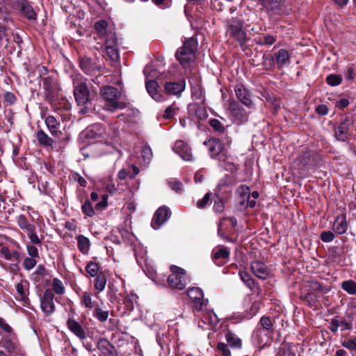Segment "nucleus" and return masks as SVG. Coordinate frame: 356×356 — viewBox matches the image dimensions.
Masks as SVG:
<instances>
[{
    "label": "nucleus",
    "mask_w": 356,
    "mask_h": 356,
    "mask_svg": "<svg viewBox=\"0 0 356 356\" xmlns=\"http://www.w3.org/2000/svg\"><path fill=\"white\" fill-rule=\"evenodd\" d=\"M87 79L81 74H77L73 79L74 96L77 106L78 114L86 115L89 108L87 104L89 102V88L87 85Z\"/></svg>",
    "instance_id": "obj_1"
},
{
    "label": "nucleus",
    "mask_w": 356,
    "mask_h": 356,
    "mask_svg": "<svg viewBox=\"0 0 356 356\" xmlns=\"http://www.w3.org/2000/svg\"><path fill=\"white\" fill-rule=\"evenodd\" d=\"M197 47V42L191 38L187 40L182 47L177 49L175 57L183 67H188L195 59V53Z\"/></svg>",
    "instance_id": "obj_2"
},
{
    "label": "nucleus",
    "mask_w": 356,
    "mask_h": 356,
    "mask_svg": "<svg viewBox=\"0 0 356 356\" xmlns=\"http://www.w3.org/2000/svg\"><path fill=\"white\" fill-rule=\"evenodd\" d=\"M42 89L44 90V99L50 105H56L60 88L59 83L53 76H48L42 79Z\"/></svg>",
    "instance_id": "obj_3"
},
{
    "label": "nucleus",
    "mask_w": 356,
    "mask_h": 356,
    "mask_svg": "<svg viewBox=\"0 0 356 356\" xmlns=\"http://www.w3.org/2000/svg\"><path fill=\"white\" fill-rule=\"evenodd\" d=\"M243 28V20L237 17H232L227 22V33L231 38L237 41L241 47L245 44L248 40L247 34Z\"/></svg>",
    "instance_id": "obj_4"
},
{
    "label": "nucleus",
    "mask_w": 356,
    "mask_h": 356,
    "mask_svg": "<svg viewBox=\"0 0 356 356\" xmlns=\"http://www.w3.org/2000/svg\"><path fill=\"white\" fill-rule=\"evenodd\" d=\"M101 95L106 101L104 108L110 111L115 109H122L125 108L126 104L122 102H118L117 99L120 95V92L117 88L107 86L101 90Z\"/></svg>",
    "instance_id": "obj_5"
},
{
    "label": "nucleus",
    "mask_w": 356,
    "mask_h": 356,
    "mask_svg": "<svg viewBox=\"0 0 356 356\" xmlns=\"http://www.w3.org/2000/svg\"><path fill=\"white\" fill-rule=\"evenodd\" d=\"M172 274L168 277V283L171 288L182 290L186 287L184 281L185 270L178 266L170 267Z\"/></svg>",
    "instance_id": "obj_6"
},
{
    "label": "nucleus",
    "mask_w": 356,
    "mask_h": 356,
    "mask_svg": "<svg viewBox=\"0 0 356 356\" xmlns=\"http://www.w3.org/2000/svg\"><path fill=\"white\" fill-rule=\"evenodd\" d=\"M354 124V120L349 116L341 120L339 124L334 127V136L337 140L345 142L348 138L350 128Z\"/></svg>",
    "instance_id": "obj_7"
},
{
    "label": "nucleus",
    "mask_w": 356,
    "mask_h": 356,
    "mask_svg": "<svg viewBox=\"0 0 356 356\" xmlns=\"http://www.w3.org/2000/svg\"><path fill=\"white\" fill-rule=\"evenodd\" d=\"M54 293L51 289H47L40 298L41 309L47 315H50L55 311L54 302Z\"/></svg>",
    "instance_id": "obj_8"
},
{
    "label": "nucleus",
    "mask_w": 356,
    "mask_h": 356,
    "mask_svg": "<svg viewBox=\"0 0 356 356\" xmlns=\"http://www.w3.org/2000/svg\"><path fill=\"white\" fill-rule=\"evenodd\" d=\"M187 295L194 303V309L200 312L204 305H206L207 300H204V294L202 290L197 287H192L188 290Z\"/></svg>",
    "instance_id": "obj_9"
},
{
    "label": "nucleus",
    "mask_w": 356,
    "mask_h": 356,
    "mask_svg": "<svg viewBox=\"0 0 356 356\" xmlns=\"http://www.w3.org/2000/svg\"><path fill=\"white\" fill-rule=\"evenodd\" d=\"M17 6L21 15L29 21L37 19V13L31 3L28 0H17Z\"/></svg>",
    "instance_id": "obj_10"
},
{
    "label": "nucleus",
    "mask_w": 356,
    "mask_h": 356,
    "mask_svg": "<svg viewBox=\"0 0 356 356\" xmlns=\"http://www.w3.org/2000/svg\"><path fill=\"white\" fill-rule=\"evenodd\" d=\"M259 325L261 327H258L254 331V335L257 338L259 342H262V334L264 331H266L268 333L273 334L274 332L273 329V323L268 316H264L261 318L259 321Z\"/></svg>",
    "instance_id": "obj_11"
},
{
    "label": "nucleus",
    "mask_w": 356,
    "mask_h": 356,
    "mask_svg": "<svg viewBox=\"0 0 356 356\" xmlns=\"http://www.w3.org/2000/svg\"><path fill=\"white\" fill-rule=\"evenodd\" d=\"M229 110L235 120H237L238 123H243L248 120V113L238 102H231L229 105Z\"/></svg>",
    "instance_id": "obj_12"
},
{
    "label": "nucleus",
    "mask_w": 356,
    "mask_h": 356,
    "mask_svg": "<svg viewBox=\"0 0 356 356\" xmlns=\"http://www.w3.org/2000/svg\"><path fill=\"white\" fill-rule=\"evenodd\" d=\"M340 328L341 331L350 330L353 324L340 316H334L330 322L329 329L333 333H336Z\"/></svg>",
    "instance_id": "obj_13"
},
{
    "label": "nucleus",
    "mask_w": 356,
    "mask_h": 356,
    "mask_svg": "<svg viewBox=\"0 0 356 356\" xmlns=\"http://www.w3.org/2000/svg\"><path fill=\"white\" fill-rule=\"evenodd\" d=\"M105 45L106 52L108 56L113 61H118L120 56L115 35H111L110 38L107 39L105 42Z\"/></svg>",
    "instance_id": "obj_14"
},
{
    "label": "nucleus",
    "mask_w": 356,
    "mask_h": 356,
    "mask_svg": "<svg viewBox=\"0 0 356 356\" xmlns=\"http://www.w3.org/2000/svg\"><path fill=\"white\" fill-rule=\"evenodd\" d=\"M169 213L170 211L167 207H159L154 215L151 223L152 227L155 229H159L160 226L167 220Z\"/></svg>",
    "instance_id": "obj_15"
},
{
    "label": "nucleus",
    "mask_w": 356,
    "mask_h": 356,
    "mask_svg": "<svg viewBox=\"0 0 356 356\" xmlns=\"http://www.w3.org/2000/svg\"><path fill=\"white\" fill-rule=\"evenodd\" d=\"M175 152L178 154L185 161H192L193 154L189 146L182 140L177 141L173 148Z\"/></svg>",
    "instance_id": "obj_16"
},
{
    "label": "nucleus",
    "mask_w": 356,
    "mask_h": 356,
    "mask_svg": "<svg viewBox=\"0 0 356 356\" xmlns=\"http://www.w3.org/2000/svg\"><path fill=\"white\" fill-rule=\"evenodd\" d=\"M251 270L255 276L261 280L267 279L270 274L267 266L264 263L259 261H255L252 263Z\"/></svg>",
    "instance_id": "obj_17"
},
{
    "label": "nucleus",
    "mask_w": 356,
    "mask_h": 356,
    "mask_svg": "<svg viewBox=\"0 0 356 356\" xmlns=\"http://www.w3.org/2000/svg\"><path fill=\"white\" fill-rule=\"evenodd\" d=\"M190 116L195 120H203L207 118L208 114L206 109L197 104H190L188 106Z\"/></svg>",
    "instance_id": "obj_18"
},
{
    "label": "nucleus",
    "mask_w": 356,
    "mask_h": 356,
    "mask_svg": "<svg viewBox=\"0 0 356 356\" xmlns=\"http://www.w3.org/2000/svg\"><path fill=\"white\" fill-rule=\"evenodd\" d=\"M165 92L168 95H178L185 88V82L179 81L177 82H167L165 84Z\"/></svg>",
    "instance_id": "obj_19"
},
{
    "label": "nucleus",
    "mask_w": 356,
    "mask_h": 356,
    "mask_svg": "<svg viewBox=\"0 0 356 356\" xmlns=\"http://www.w3.org/2000/svg\"><path fill=\"white\" fill-rule=\"evenodd\" d=\"M67 325L70 330L81 340L86 338L85 330L79 322L70 318L67 321Z\"/></svg>",
    "instance_id": "obj_20"
},
{
    "label": "nucleus",
    "mask_w": 356,
    "mask_h": 356,
    "mask_svg": "<svg viewBox=\"0 0 356 356\" xmlns=\"http://www.w3.org/2000/svg\"><path fill=\"white\" fill-rule=\"evenodd\" d=\"M348 229V222L346 216L342 213L338 216L333 224V230L338 234H343Z\"/></svg>",
    "instance_id": "obj_21"
},
{
    "label": "nucleus",
    "mask_w": 356,
    "mask_h": 356,
    "mask_svg": "<svg viewBox=\"0 0 356 356\" xmlns=\"http://www.w3.org/2000/svg\"><path fill=\"white\" fill-rule=\"evenodd\" d=\"M97 348L104 356H116L114 346L105 339L98 341Z\"/></svg>",
    "instance_id": "obj_22"
},
{
    "label": "nucleus",
    "mask_w": 356,
    "mask_h": 356,
    "mask_svg": "<svg viewBox=\"0 0 356 356\" xmlns=\"http://www.w3.org/2000/svg\"><path fill=\"white\" fill-rule=\"evenodd\" d=\"M235 92L237 98L245 106H250L252 103L250 99V95L243 86H236L235 88Z\"/></svg>",
    "instance_id": "obj_23"
},
{
    "label": "nucleus",
    "mask_w": 356,
    "mask_h": 356,
    "mask_svg": "<svg viewBox=\"0 0 356 356\" xmlns=\"http://www.w3.org/2000/svg\"><path fill=\"white\" fill-rule=\"evenodd\" d=\"M79 141L80 143V151L85 158L89 157V152L87 147L89 145V130L86 128L82 131L79 135Z\"/></svg>",
    "instance_id": "obj_24"
},
{
    "label": "nucleus",
    "mask_w": 356,
    "mask_h": 356,
    "mask_svg": "<svg viewBox=\"0 0 356 356\" xmlns=\"http://www.w3.org/2000/svg\"><path fill=\"white\" fill-rule=\"evenodd\" d=\"M29 283L26 280H22L21 282H19L16 285V290L21 300L24 302V305L28 303L29 302Z\"/></svg>",
    "instance_id": "obj_25"
},
{
    "label": "nucleus",
    "mask_w": 356,
    "mask_h": 356,
    "mask_svg": "<svg viewBox=\"0 0 356 356\" xmlns=\"http://www.w3.org/2000/svg\"><path fill=\"white\" fill-rule=\"evenodd\" d=\"M44 122L53 136H58L60 134L59 131L60 122L54 116L49 115L46 118Z\"/></svg>",
    "instance_id": "obj_26"
},
{
    "label": "nucleus",
    "mask_w": 356,
    "mask_h": 356,
    "mask_svg": "<svg viewBox=\"0 0 356 356\" xmlns=\"http://www.w3.org/2000/svg\"><path fill=\"white\" fill-rule=\"evenodd\" d=\"M145 86L148 93L157 102H161L163 99V96L157 92L159 85L156 81L149 80L146 81Z\"/></svg>",
    "instance_id": "obj_27"
},
{
    "label": "nucleus",
    "mask_w": 356,
    "mask_h": 356,
    "mask_svg": "<svg viewBox=\"0 0 356 356\" xmlns=\"http://www.w3.org/2000/svg\"><path fill=\"white\" fill-rule=\"evenodd\" d=\"M229 256V251L227 248L222 247L216 251L213 256V260L218 265L222 266L224 264Z\"/></svg>",
    "instance_id": "obj_28"
},
{
    "label": "nucleus",
    "mask_w": 356,
    "mask_h": 356,
    "mask_svg": "<svg viewBox=\"0 0 356 356\" xmlns=\"http://www.w3.org/2000/svg\"><path fill=\"white\" fill-rule=\"evenodd\" d=\"M204 144L208 146L211 156L218 155L222 152V146L219 140L209 139L208 141H205Z\"/></svg>",
    "instance_id": "obj_29"
},
{
    "label": "nucleus",
    "mask_w": 356,
    "mask_h": 356,
    "mask_svg": "<svg viewBox=\"0 0 356 356\" xmlns=\"http://www.w3.org/2000/svg\"><path fill=\"white\" fill-rule=\"evenodd\" d=\"M16 221L18 227L21 229L26 231L27 233L29 232H33V230L36 229L35 225L31 224L24 214H20L16 218Z\"/></svg>",
    "instance_id": "obj_30"
},
{
    "label": "nucleus",
    "mask_w": 356,
    "mask_h": 356,
    "mask_svg": "<svg viewBox=\"0 0 356 356\" xmlns=\"http://www.w3.org/2000/svg\"><path fill=\"white\" fill-rule=\"evenodd\" d=\"M36 138L40 146L47 147H52L54 140L49 137L43 130H38L36 134Z\"/></svg>",
    "instance_id": "obj_31"
},
{
    "label": "nucleus",
    "mask_w": 356,
    "mask_h": 356,
    "mask_svg": "<svg viewBox=\"0 0 356 356\" xmlns=\"http://www.w3.org/2000/svg\"><path fill=\"white\" fill-rule=\"evenodd\" d=\"M261 5L268 10L274 11L276 14H280L281 0H261Z\"/></svg>",
    "instance_id": "obj_32"
},
{
    "label": "nucleus",
    "mask_w": 356,
    "mask_h": 356,
    "mask_svg": "<svg viewBox=\"0 0 356 356\" xmlns=\"http://www.w3.org/2000/svg\"><path fill=\"white\" fill-rule=\"evenodd\" d=\"M226 341L228 345L234 348H241L242 347L241 339L234 333L228 331L225 334Z\"/></svg>",
    "instance_id": "obj_33"
},
{
    "label": "nucleus",
    "mask_w": 356,
    "mask_h": 356,
    "mask_svg": "<svg viewBox=\"0 0 356 356\" xmlns=\"http://www.w3.org/2000/svg\"><path fill=\"white\" fill-rule=\"evenodd\" d=\"M95 277L93 280L94 287L97 292L102 291L106 284V277L103 272H99L98 275L93 276Z\"/></svg>",
    "instance_id": "obj_34"
},
{
    "label": "nucleus",
    "mask_w": 356,
    "mask_h": 356,
    "mask_svg": "<svg viewBox=\"0 0 356 356\" xmlns=\"http://www.w3.org/2000/svg\"><path fill=\"white\" fill-rule=\"evenodd\" d=\"M51 106L54 111H70L71 109V104L70 102L66 97L60 95L58 96L56 105H51Z\"/></svg>",
    "instance_id": "obj_35"
},
{
    "label": "nucleus",
    "mask_w": 356,
    "mask_h": 356,
    "mask_svg": "<svg viewBox=\"0 0 356 356\" xmlns=\"http://www.w3.org/2000/svg\"><path fill=\"white\" fill-rule=\"evenodd\" d=\"M108 194H103L101 196V200L95 204L94 207L90 205V217L95 214V211H102L108 206Z\"/></svg>",
    "instance_id": "obj_36"
},
{
    "label": "nucleus",
    "mask_w": 356,
    "mask_h": 356,
    "mask_svg": "<svg viewBox=\"0 0 356 356\" xmlns=\"http://www.w3.org/2000/svg\"><path fill=\"white\" fill-rule=\"evenodd\" d=\"M76 238L79 250L83 254H88L89 252V239L83 235H79Z\"/></svg>",
    "instance_id": "obj_37"
},
{
    "label": "nucleus",
    "mask_w": 356,
    "mask_h": 356,
    "mask_svg": "<svg viewBox=\"0 0 356 356\" xmlns=\"http://www.w3.org/2000/svg\"><path fill=\"white\" fill-rule=\"evenodd\" d=\"M92 315L99 321L104 323L108 317V311L102 309L99 305H97L92 312Z\"/></svg>",
    "instance_id": "obj_38"
},
{
    "label": "nucleus",
    "mask_w": 356,
    "mask_h": 356,
    "mask_svg": "<svg viewBox=\"0 0 356 356\" xmlns=\"http://www.w3.org/2000/svg\"><path fill=\"white\" fill-rule=\"evenodd\" d=\"M239 276L243 282L250 289H252L255 286V282L251 275L246 271L240 270Z\"/></svg>",
    "instance_id": "obj_39"
},
{
    "label": "nucleus",
    "mask_w": 356,
    "mask_h": 356,
    "mask_svg": "<svg viewBox=\"0 0 356 356\" xmlns=\"http://www.w3.org/2000/svg\"><path fill=\"white\" fill-rule=\"evenodd\" d=\"M289 60V52L285 49H280L277 53L276 62L280 66H282Z\"/></svg>",
    "instance_id": "obj_40"
},
{
    "label": "nucleus",
    "mask_w": 356,
    "mask_h": 356,
    "mask_svg": "<svg viewBox=\"0 0 356 356\" xmlns=\"http://www.w3.org/2000/svg\"><path fill=\"white\" fill-rule=\"evenodd\" d=\"M341 287L349 294L353 295L356 293V283L353 280L343 282Z\"/></svg>",
    "instance_id": "obj_41"
},
{
    "label": "nucleus",
    "mask_w": 356,
    "mask_h": 356,
    "mask_svg": "<svg viewBox=\"0 0 356 356\" xmlns=\"http://www.w3.org/2000/svg\"><path fill=\"white\" fill-rule=\"evenodd\" d=\"M53 292L54 291L56 294L62 295L65 293V287L63 282L58 278H54L52 282Z\"/></svg>",
    "instance_id": "obj_42"
},
{
    "label": "nucleus",
    "mask_w": 356,
    "mask_h": 356,
    "mask_svg": "<svg viewBox=\"0 0 356 356\" xmlns=\"http://www.w3.org/2000/svg\"><path fill=\"white\" fill-rule=\"evenodd\" d=\"M8 28L6 25L0 22V49L5 43L8 42Z\"/></svg>",
    "instance_id": "obj_43"
},
{
    "label": "nucleus",
    "mask_w": 356,
    "mask_h": 356,
    "mask_svg": "<svg viewBox=\"0 0 356 356\" xmlns=\"http://www.w3.org/2000/svg\"><path fill=\"white\" fill-rule=\"evenodd\" d=\"M342 81V77L340 75L332 74L327 76L326 82L331 86H339Z\"/></svg>",
    "instance_id": "obj_44"
},
{
    "label": "nucleus",
    "mask_w": 356,
    "mask_h": 356,
    "mask_svg": "<svg viewBox=\"0 0 356 356\" xmlns=\"http://www.w3.org/2000/svg\"><path fill=\"white\" fill-rule=\"evenodd\" d=\"M107 26V22L104 19L99 20L95 24V29L99 35H104L106 33Z\"/></svg>",
    "instance_id": "obj_45"
},
{
    "label": "nucleus",
    "mask_w": 356,
    "mask_h": 356,
    "mask_svg": "<svg viewBox=\"0 0 356 356\" xmlns=\"http://www.w3.org/2000/svg\"><path fill=\"white\" fill-rule=\"evenodd\" d=\"M309 287L316 291H320L323 293H326L328 291V289L323 286L321 283H319L316 280H311L309 282Z\"/></svg>",
    "instance_id": "obj_46"
},
{
    "label": "nucleus",
    "mask_w": 356,
    "mask_h": 356,
    "mask_svg": "<svg viewBox=\"0 0 356 356\" xmlns=\"http://www.w3.org/2000/svg\"><path fill=\"white\" fill-rule=\"evenodd\" d=\"M4 348L10 353L15 354L17 353L19 347L18 346L13 342L11 340H7L5 342Z\"/></svg>",
    "instance_id": "obj_47"
},
{
    "label": "nucleus",
    "mask_w": 356,
    "mask_h": 356,
    "mask_svg": "<svg viewBox=\"0 0 356 356\" xmlns=\"http://www.w3.org/2000/svg\"><path fill=\"white\" fill-rule=\"evenodd\" d=\"M210 126L216 131L222 133L225 131V127L217 119H211L209 121Z\"/></svg>",
    "instance_id": "obj_48"
},
{
    "label": "nucleus",
    "mask_w": 356,
    "mask_h": 356,
    "mask_svg": "<svg viewBox=\"0 0 356 356\" xmlns=\"http://www.w3.org/2000/svg\"><path fill=\"white\" fill-rule=\"evenodd\" d=\"M245 191H243V193L241 195V200L239 202L240 209H242L243 208L248 207L247 206V201L248 199L250 198V192H249V188L245 187Z\"/></svg>",
    "instance_id": "obj_49"
},
{
    "label": "nucleus",
    "mask_w": 356,
    "mask_h": 356,
    "mask_svg": "<svg viewBox=\"0 0 356 356\" xmlns=\"http://www.w3.org/2000/svg\"><path fill=\"white\" fill-rule=\"evenodd\" d=\"M4 101L9 105H13L17 102V98L12 92H6L3 95Z\"/></svg>",
    "instance_id": "obj_50"
},
{
    "label": "nucleus",
    "mask_w": 356,
    "mask_h": 356,
    "mask_svg": "<svg viewBox=\"0 0 356 356\" xmlns=\"http://www.w3.org/2000/svg\"><path fill=\"white\" fill-rule=\"evenodd\" d=\"M36 264H37V261L35 259V258L26 257L24 260L23 266L26 270H30L35 266Z\"/></svg>",
    "instance_id": "obj_51"
},
{
    "label": "nucleus",
    "mask_w": 356,
    "mask_h": 356,
    "mask_svg": "<svg viewBox=\"0 0 356 356\" xmlns=\"http://www.w3.org/2000/svg\"><path fill=\"white\" fill-rule=\"evenodd\" d=\"M335 236L330 231H324L321 234V239L325 243H329L334 240Z\"/></svg>",
    "instance_id": "obj_52"
},
{
    "label": "nucleus",
    "mask_w": 356,
    "mask_h": 356,
    "mask_svg": "<svg viewBox=\"0 0 356 356\" xmlns=\"http://www.w3.org/2000/svg\"><path fill=\"white\" fill-rule=\"evenodd\" d=\"M260 40L259 44L266 45H271L276 41L275 38L270 35H264Z\"/></svg>",
    "instance_id": "obj_53"
},
{
    "label": "nucleus",
    "mask_w": 356,
    "mask_h": 356,
    "mask_svg": "<svg viewBox=\"0 0 356 356\" xmlns=\"http://www.w3.org/2000/svg\"><path fill=\"white\" fill-rule=\"evenodd\" d=\"M27 234L32 244L41 245L42 241L39 238L35 232V230H33V232H29Z\"/></svg>",
    "instance_id": "obj_54"
},
{
    "label": "nucleus",
    "mask_w": 356,
    "mask_h": 356,
    "mask_svg": "<svg viewBox=\"0 0 356 356\" xmlns=\"http://www.w3.org/2000/svg\"><path fill=\"white\" fill-rule=\"evenodd\" d=\"M217 348L221 352L223 356H231V351L226 343L220 342L217 345Z\"/></svg>",
    "instance_id": "obj_55"
},
{
    "label": "nucleus",
    "mask_w": 356,
    "mask_h": 356,
    "mask_svg": "<svg viewBox=\"0 0 356 356\" xmlns=\"http://www.w3.org/2000/svg\"><path fill=\"white\" fill-rule=\"evenodd\" d=\"M210 199H211V193H207L202 200H200L199 201H197V207L200 209L204 208L207 205L209 202L210 201Z\"/></svg>",
    "instance_id": "obj_56"
},
{
    "label": "nucleus",
    "mask_w": 356,
    "mask_h": 356,
    "mask_svg": "<svg viewBox=\"0 0 356 356\" xmlns=\"http://www.w3.org/2000/svg\"><path fill=\"white\" fill-rule=\"evenodd\" d=\"M26 250L30 257L37 258L39 257L38 248L33 245H27Z\"/></svg>",
    "instance_id": "obj_57"
},
{
    "label": "nucleus",
    "mask_w": 356,
    "mask_h": 356,
    "mask_svg": "<svg viewBox=\"0 0 356 356\" xmlns=\"http://www.w3.org/2000/svg\"><path fill=\"white\" fill-rule=\"evenodd\" d=\"M176 113V108H172L171 106L167 107L163 113V118L165 119H172Z\"/></svg>",
    "instance_id": "obj_58"
},
{
    "label": "nucleus",
    "mask_w": 356,
    "mask_h": 356,
    "mask_svg": "<svg viewBox=\"0 0 356 356\" xmlns=\"http://www.w3.org/2000/svg\"><path fill=\"white\" fill-rule=\"evenodd\" d=\"M225 205L222 199L218 198V200H215L213 209L216 212L222 213L224 211Z\"/></svg>",
    "instance_id": "obj_59"
},
{
    "label": "nucleus",
    "mask_w": 356,
    "mask_h": 356,
    "mask_svg": "<svg viewBox=\"0 0 356 356\" xmlns=\"http://www.w3.org/2000/svg\"><path fill=\"white\" fill-rule=\"evenodd\" d=\"M0 257H3L6 260H10L11 252L10 249L6 246H3L0 250Z\"/></svg>",
    "instance_id": "obj_60"
},
{
    "label": "nucleus",
    "mask_w": 356,
    "mask_h": 356,
    "mask_svg": "<svg viewBox=\"0 0 356 356\" xmlns=\"http://www.w3.org/2000/svg\"><path fill=\"white\" fill-rule=\"evenodd\" d=\"M343 346L350 350L356 349V338L345 341Z\"/></svg>",
    "instance_id": "obj_61"
},
{
    "label": "nucleus",
    "mask_w": 356,
    "mask_h": 356,
    "mask_svg": "<svg viewBox=\"0 0 356 356\" xmlns=\"http://www.w3.org/2000/svg\"><path fill=\"white\" fill-rule=\"evenodd\" d=\"M304 299L307 301L311 306H313L315 305L316 296L314 293H307Z\"/></svg>",
    "instance_id": "obj_62"
},
{
    "label": "nucleus",
    "mask_w": 356,
    "mask_h": 356,
    "mask_svg": "<svg viewBox=\"0 0 356 356\" xmlns=\"http://www.w3.org/2000/svg\"><path fill=\"white\" fill-rule=\"evenodd\" d=\"M88 61H89L88 59H87V60L81 59L80 60V63H79L80 67L81 68L83 72L86 74H89V63H88Z\"/></svg>",
    "instance_id": "obj_63"
},
{
    "label": "nucleus",
    "mask_w": 356,
    "mask_h": 356,
    "mask_svg": "<svg viewBox=\"0 0 356 356\" xmlns=\"http://www.w3.org/2000/svg\"><path fill=\"white\" fill-rule=\"evenodd\" d=\"M170 188L177 193L182 191V184L180 181H175L170 183Z\"/></svg>",
    "instance_id": "obj_64"
}]
</instances>
